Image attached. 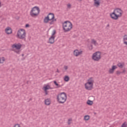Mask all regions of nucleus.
I'll return each mask as SVG.
<instances>
[{"label":"nucleus","mask_w":127,"mask_h":127,"mask_svg":"<svg viewBox=\"0 0 127 127\" xmlns=\"http://www.w3.org/2000/svg\"><path fill=\"white\" fill-rule=\"evenodd\" d=\"M22 46V45H21L20 43H18L17 44H14L12 45V48H15V49L17 50H20Z\"/></svg>","instance_id":"nucleus-9"},{"label":"nucleus","mask_w":127,"mask_h":127,"mask_svg":"<svg viewBox=\"0 0 127 127\" xmlns=\"http://www.w3.org/2000/svg\"><path fill=\"white\" fill-rule=\"evenodd\" d=\"M127 122H124V123L122 124V125L121 126V127H127Z\"/></svg>","instance_id":"nucleus-26"},{"label":"nucleus","mask_w":127,"mask_h":127,"mask_svg":"<svg viewBox=\"0 0 127 127\" xmlns=\"http://www.w3.org/2000/svg\"><path fill=\"white\" fill-rule=\"evenodd\" d=\"M44 90H47H47H49V89H51L50 85H47L46 86L44 87Z\"/></svg>","instance_id":"nucleus-22"},{"label":"nucleus","mask_w":127,"mask_h":127,"mask_svg":"<svg viewBox=\"0 0 127 127\" xmlns=\"http://www.w3.org/2000/svg\"><path fill=\"white\" fill-rule=\"evenodd\" d=\"M30 101H32V98H30V99L29 100V101H28V102H30Z\"/></svg>","instance_id":"nucleus-37"},{"label":"nucleus","mask_w":127,"mask_h":127,"mask_svg":"<svg viewBox=\"0 0 127 127\" xmlns=\"http://www.w3.org/2000/svg\"><path fill=\"white\" fill-rule=\"evenodd\" d=\"M57 21V19H55L54 13H49L47 16L45 17L44 19V23H49L50 25L54 24V22Z\"/></svg>","instance_id":"nucleus-2"},{"label":"nucleus","mask_w":127,"mask_h":127,"mask_svg":"<svg viewBox=\"0 0 127 127\" xmlns=\"http://www.w3.org/2000/svg\"><path fill=\"white\" fill-rule=\"evenodd\" d=\"M70 80V77H69L68 76L65 75L64 78V81L65 82H68V81Z\"/></svg>","instance_id":"nucleus-18"},{"label":"nucleus","mask_w":127,"mask_h":127,"mask_svg":"<svg viewBox=\"0 0 127 127\" xmlns=\"http://www.w3.org/2000/svg\"><path fill=\"white\" fill-rule=\"evenodd\" d=\"M44 91H45L46 96H47V95H48V91H47V90H44Z\"/></svg>","instance_id":"nucleus-34"},{"label":"nucleus","mask_w":127,"mask_h":127,"mask_svg":"<svg viewBox=\"0 0 127 127\" xmlns=\"http://www.w3.org/2000/svg\"><path fill=\"white\" fill-rule=\"evenodd\" d=\"M1 3L0 2V6H1V5H0Z\"/></svg>","instance_id":"nucleus-41"},{"label":"nucleus","mask_w":127,"mask_h":127,"mask_svg":"<svg viewBox=\"0 0 127 127\" xmlns=\"http://www.w3.org/2000/svg\"><path fill=\"white\" fill-rule=\"evenodd\" d=\"M56 34V30H54L53 31V33L51 35V36H55V35Z\"/></svg>","instance_id":"nucleus-27"},{"label":"nucleus","mask_w":127,"mask_h":127,"mask_svg":"<svg viewBox=\"0 0 127 127\" xmlns=\"http://www.w3.org/2000/svg\"><path fill=\"white\" fill-rule=\"evenodd\" d=\"M54 83L56 86H57V88H61V87L64 85L63 84L60 85L57 83V81H56V80L54 81Z\"/></svg>","instance_id":"nucleus-16"},{"label":"nucleus","mask_w":127,"mask_h":127,"mask_svg":"<svg viewBox=\"0 0 127 127\" xmlns=\"http://www.w3.org/2000/svg\"><path fill=\"white\" fill-rule=\"evenodd\" d=\"M96 43H97V41L96 40H95L94 39L92 40V43L94 44V45H96Z\"/></svg>","instance_id":"nucleus-30"},{"label":"nucleus","mask_w":127,"mask_h":127,"mask_svg":"<svg viewBox=\"0 0 127 127\" xmlns=\"http://www.w3.org/2000/svg\"><path fill=\"white\" fill-rule=\"evenodd\" d=\"M100 4V0H94V5L95 6H99Z\"/></svg>","instance_id":"nucleus-15"},{"label":"nucleus","mask_w":127,"mask_h":127,"mask_svg":"<svg viewBox=\"0 0 127 127\" xmlns=\"http://www.w3.org/2000/svg\"><path fill=\"white\" fill-rule=\"evenodd\" d=\"M92 58L94 61H100L101 58V53L99 51L94 53L92 55Z\"/></svg>","instance_id":"nucleus-8"},{"label":"nucleus","mask_w":127,"mask_h":127,"mask_svg":"<svg viewBox=\"0 0 127 127\" xmlns=\"http://www.w3.org/2000/svg\"><path fill=\"white\" fill-rule=\"evenodd\" d=\"M109 26H110V24H108L107 25V27H109Z\"/></svg>","instance_id":"nucleus-38"},{"label":"nucleus","mask_w":127,"mask_h":127,"mask_svg":"<svg viewBox=\"0 0 127 127\" xmlns=\"http://www.w3.org/2000/svg\"><path fill=\"white\" fill-rule=\"evenodd\" d=\"M87 104L88 105V106H92V105H93V101L88 100L87 101Z\"/></svg>","instance_id":"nucleus-19"},{"label":"nucleus","mask_w":127,"mask_h":127,"mask_svg":"<svg viewBox=\"0 0 127 127\" xmlns=\"http://www.w3.org/2000/svg\"><path fill=\"white\" fill-rule=\"evenodd\" d=\"M123 40L124 41H126V40H127V35H125L124 36Z\"/></svg>","instance_id":"nucleus-29"},{"label":"nucleus","mask_w":127,"mask_h":127,"mask_svg":"<svg viewBox=\"0 0 127 127\" xmlns=\"http://www.w3.org/2000/svg\"><path fill=\"white\" fill-rule=\"evenodd\" d=\"M25 27L27 28V27H29V25L28 24H26L25 25Z\"/></svg>","instance_id":"nucleus-35"},{"label":"nucleus","mask_w":127,"mask_h":127,"mask_svg":"<svg viewBox=\"0 0 127 127\" xmlns=\"http://www.w3.org/2000/svg\"><path fill=\"white\" fill-rule=\"evenodd\" d=\"M94 85V79L93 77L90 78L88 80V82L85 84V89L86 90H92L93 89V86Z\"/></svg>","instance_id":"nucleus-7"},{"label":"nucleus","mask_w":127,"mask_h":127,"mask_svg":"<svg viewBox=\"0 0 127 127\" xmlns=\"http://www.w3.org/2000/svg\"><path fill=\"white\" fill-rule=\"evenodd\" d=\"M55 36H51L49 39V42H48V43H50V44H53L55 42Z\"/></svg>","instance_id":"nucleus-10"},{"label":"nucleus","mask_w":127,"mask_h":127,"mask_svg":"<svg viewBox=\"0 0 127 127\" xmlns=\"http://www.w3.org/2000/svg\"><path fill=\"white\" fill-rule=\"evenodd\" d=\"M125 72H126V69H124L123 71L122 72L119 70H117L116 71V74L117 75H121V74H123V73L125 74Z\"/></svg>","instance_id":"nucleus-17"},{"label":"nucleus","mask_w":127,"mask_h":127,"mask_svg":"<svg viewBox=\"0 0 127 127\" xmlns=\"http://www.w3.org/2000/svg\"><path fill=\"white\" fill-rule=\"evenodd\" d=\"M117 66L119 67V68H123L124 67V65L121 63H119L118 64Z\"/></svg>","instance_id":"nucleus-24"},{"label":"nucleus","mask_w":127,"mask_h":127,"mask_svg":"<svg viewBox=\"0 0 127 127\" xmlns=\"http://www.w3.org/2000/svg\"><path fill=\"white\" fill-rule=\"evenodd\" d=\"M90 100H91L92 101H94L95 100V97L93 96H91L89 97Z\"/></svg>","instance_id":"nucleus-28"},{"label":"nucleus","mask_w":127,"mask_h":127,"mask_svg":"<svg viewBox=\"0 0 127 127\" xmlns=\"http://www.w3.org/2000/svg\"><path fill=\"white\" fill-rule=\"evenodd\" d=\"M67 6L68 8H71V4L70 3L67 4Z\"/></svg>","instance_id":"nucleus-31"},{"label":"nucleus","mask_w":127,"mask_h":127,"mask_svg":"<svg viewBox=\"0 0 127 127\" xmlns=\"http://www.w3.org/2000/svg\"><path fill=\"white\" fill-rule=\"evenodd\" d=\"M57 99L59 104H64L67 101V94L65 92L59 93L57 96Z\"/></svg>","instance_id":"nucleus-3"},{"label":"nucleus","mask_w":127,"mask_h":127,"mask_svg":"<svg viewBox=\"0 0 127 127\" xmlns=\"http://www.w3.org/2000/svg\"><path fill=\"white\" fill-rule=\"evenodd\" d=\"M64 70H67L68 69V66L64 65Z\"/></svg>","instance_id":"nucleus-32"},{"label":"nucleus","mask_w":127,"mask_h":127,"mask_svg":"<svg viewBox=\"0 0 127 127\" xmlns=\"http://www.w3.org/2000/svg\"><path fill=\"white\" fill-rule=\"evenodd\" d=\"M63 28L64 32H68V31H70L73 28V24H72L70 21H65L63 23Z\"/></svg>","instance_id":"nucleus-4"},{"label":"nucleus","mask_w":127,"mask_h":127,"mask_svg":"<svg viewBox=\"0 0 127 127\" xmlns=\"http://www.w3.org/2000/svg\"><path fill=\"white\" fill-rule=\"evenodd\" d=\"M117 68H118V67L116 66V65H113L112 66V68L109 69V72L110 74H113V73H114L115 70H116V69H117Z\"/></svg>","instance_id":"nucleus-13"},{"label":"nucleus","mask_w":127,"mask_h":127,"mask_svg":"<svg viewBox=\"0 0 127 127\" xmlns=\"http://www.w3.org/2000/svg\"><path fill=\"white\" fill-rule=\"evenodd\" d=\"M83 51H81L80 52L78 50H75L73 51V55L74 56H76V57L77 56H79V55H81L82 54Z\"/></svg>","instance_id":"nucleus-11"},{"label":"nucleus","mask_w":127,"mask_h":127,"mask_svg":"<svg viewBox=\"0 0 127 127\" xmlns=\"http://www.w3.org/2000/svg\"><path fill=\"white\" fill-rule=\"evenodd\" d=\"M122 15H123V10L120 8H115L113 12L110 14L111 18L115 20L119 19V17H122Z\"/></svg>","instance_id":"nucleus-1"},{"label":"nucleus","mask_w":127,"mask_h":127,"mask_svg":"<svg viewBox=\"0 0 127 127\" xmlns=\"http://www.w3.org/2000/svg\"><path fill=\"white\" fill-rule=\"evenodd\" d=\"M57 73H60V71H59V69H58V68L57 70Z\"/></svg>","instance_id":"nucleus-36"},{"label":"nucleus","mask_w":127,"mask_h":127,"mask_svg":"<svg viewBox=\"0 0 127 127\" xmlns=\"http://www.w3.org/2000/svg\"><path fill=\"white\" fill-rule=\"evenodd\" d=\"M89 48L90 50H92V49H93V45H91Z\"/></svg>","instance_id":"nucleus-33"},{"label":"nucleus","mask_w":127,"mask_h":127,"mask_svg":"<svg viewBox=\"0 0 127 127\" xmlns=\"http://www.w3.org/2000/svg\"><path fill=\"white\" fill-rule=\"evenodd\" d=\"M51 104V100L50 98H48L46 100H45V104L46 105V106H49Z\"/></svg>","instance_id":"nucleus-14"},{"label":"nucleus","mask_w":127,"mask_h":127,"mask_svg":"<svg viewBox=\"0 0 127 127\" xmlns=\"http://www.w3.org/2000/svg\"><path fill=\"white\" fill-rule=\"evenodd\" d=\"M17 36L19 39H22V40H25V37L26 36V33L25 32V30L24 29H21L19 30L17 32Z\"/></svg>","instance_id":"nucleus-6"},{"label":"nucleus","mask_w":127,"mask_h":127,"mask_svg":"<svg viewBox=\"0 0 127 127\" xmlns=\"http://www.w3.org/2000/svg\"><path fill=\"white\" fill-rule=\"evenodd\" d=\"M78 1H82V0H77Z\"/></svg>","instance_id":"nucleus-40"},{"label":"nucleus","mask_w":127,"mask_h":127,"mask_svg":"<svg viewBox=\"0 0 127 127\" xmlns=\"http://www.w3.org/2000/svg\"><path fill=\"white\" fill-rule=\"evenodd\" d=\"M70 122H72V118H70L68 120L67 124H68V126H70V125H71Z\"/></svg>","instance_id":"nucleus-25"},{"label":"nucleus","mask_w":127,"mask_h":127,"mask_svg":"<svg viewBox=\"0 0 127 127\" xmlns=\"http://www.w3.org/2000/svg\"><path fill=\"white\" fill-rule=\"evenodd\" d=\"M5 61V59H4V57H2L0 58V63L1 64H2Z\"/></svg>","instance_id":"nucleus-20"},{"label":"nucleus","mask_w":127,"mask_h":127,"mask_svg":"<svg viewBox=\"0 0 127 127\" xmlns=\"http://www.w3.org/2000/svg\"><path fill=\"white\" fill-rule=\"evenodd\" d=\"M23 56H24V54H22V57H23Z\"/></svg>","instance_id":"nucleus-39"},{"label":"nucleus","mask_w":127,"mask_h":127,"mask_svg":"<svg viewBox=\"0 0 127 127\" xmlns=\"http://www.w3.org/2000/svg\"><path fill=\"white\" fill-rule=\"evenodd\" d=\"M39 12H40V9L38 6H34L31 9L30 12V15L32 17H36V16H38L39 14Z\"/></svg>","instance_id":"nucleus-5"},{"label":"nucleus","mask_w":127,"mask_h":127,"mask_svg":"<svg viewBox=\"0 0 127 127\" xmlns=\"http://www.w3.org/2000/svg\"><path fill=\"white\" fill-rule=\"evenodd\" d=\"M95 114V115H96V113H94Z\"/></svg>","instance_id":"nucleus-42"},{"label":"nucleus","mask_w":127,"mask_h":127,"mask_svg":"<svg viewBox=\"0 0 127 127\" xmlns=\"http://www.w3.org/2000/svg\"><path fill=\"white\" fill-rule=\"evenodd\" d=\"M5 31L7 34H11V33H12V30L11 29V28L9 27H7L5 29Z\"/></svg>","instance_id":"nucleus-12"},{"label":"nucleus","mask_w":127,"mask_h":127,"mask_svg":"<svg viewBox=\"0 0 127 127\" xmlns=\"http://www.w3.org/2000/svg\"><path fill=\"white\" fill-rule=\"evenodd\" d=\"M84 121H89L90 120V116L89 115H85L84 117Z\"/></svg>","instance_id":"nucleus-21"},{"label":"nucleus","mask_w":127,"mask_h":127,"mask_svg":"<svg viewBox=\"0 0 127 127\" xmlns=\"http://www.w3.org/2000/svg\"><path fill=\"white\" fill-rule=\"evenodd\" d=\"M14 52L16 53L17 54H20V52L21 51L20 50H13Z\"/></svg>","instance_id":"nucleus-23"}]
</instances>
